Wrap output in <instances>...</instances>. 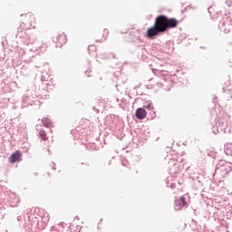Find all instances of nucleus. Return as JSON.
I'll use <instances>...</instances> for the list:
<instances>
[{
	"mask_svg": "<svg viewBox=\"0 0 232 232\" xmlns=\"http://www.w3.org/2000/svg\"><path fill=\"white\" fill-rule=\"evenodd\" d=\"M25 20L22 23V28L24 30H32L35 28V15L32 14H24Z\"/></svg>",
	"mask_w": 232,
	"mask_h": 232,
	"instance_id": "nucleus-1",
	"label": "nucleus"
},
{
	"mask_svg": "<svg viewBox=\"0 0 232 232\" xmlns=\"http://www.w3.org/2000/svg\"><path fill=\"white\" fill-rule=\"evenodd\" d=\"M154 24L164 34L168 31V16L164 14L157 16Z\"/></svg>",
	"mask_w": 232,
	"mask_h": 232,
	"instance_id": "nucleus-2",
	"label": "nucleus"
},
{
	"mask_svg": "<svg viewBox=\"0 0 232 232\" xmlns=\"http://www.w3.org/2000/svg\"><path fill=\"white\" fill-rule=\"evenodd\" d=\"M7 201L10 208H17V206H19V202H21V199L19 198V196H17V194L12 192L11 190H8Z\"/></svg>",
	"mask_w": 232,
	"mask_h": 232,
	"instance_id": "nucleus-3",
	"label": "nucleus"
},
{
	"mask_svg": "<svg viewBox=\"0 0 232 232\" xmlns=\"http://www.w3.org/2000/svg\"><path fill=\"white\" fill-rule=\"evenodd\" d=\"M230 26H232V18H223L218 24V28L224 34H229Z\"/></svg>",
	"mask_w": 232,
	"mask_h": 232,
	"instance_id": "nucleus-4",
	"label": "nucleus"
},
{
	"mask_svg": "<svg viewBox=\"0 0 232 232\" xmlns=\"http://www.w3.org/2000/svg\"><path fill=\"white\" fill-rule=\"evenodd\" d=\"M160 34H164L161 29H160L155 24L153 26L150 27L147 30V37L149 39H153V37H157V35H160Z\"/></svg>",
	"mask_w": 232,
	"mask_h": 232,
	"instance_id": "nucleus-5",
	"label": "nucleus"
},
{
	"mask_svg": "<svg viewBox=\"0 0 232 232\" xmlns=\"http://www.w3.org/2000/svg\"><path fill=\"white\" fill-rule=\"evenodd\" d=\"M35 95L30 94L29 92L25 93L22 98V108H26V106H32L34 104V99Z\"/></svg>",
	"mask_w": 232,
	"mask_h": 232,
	"instance_id": "nucleus-6",
	"label": "nucleus"
},
{
	"mask_svg": "<svg viewBox=\"0 0 232 232\" xmlns=\"http://www.w3.org/2000/svg\"><path fill=\"white\" fill-rule=\"evenodd\" d=\"M174 204H175L174 208L176 211H180L182 208H185V206H188V202L186 201V198L183 196L179 198H176Z\"/></svg>",
	"mask_w": 232,
	"mask_h": 232,
	"instance_id": "nucleus-7",
	"label": "nucleus"
},
{
	"mask_svg": "<svg viewBox=\"0 0 232 232\" xmlns=\"http://www.w3.org/2000/svg\"><path fill=\"white\" fill-rule=\"evenodd\" d=\"M218 169H220V171H227V173H229L231 171V163H227L225 160H221L219 165H217L216 171Z\"/></svg>",
	"mask_w": 232,
	"mask_h": 232,
	"instance_id": "nucleus-8",
	"label": "nucleus"
},
{
	"mask_svg": "<svg viewBox=\"0 0 232 232\" xmlns=\"http://www.w3.org/2000/svg\"><path fill=\"white\" fill-rule=\"evenodd\" d=\"M53 43H57L58 44H66V41H68V39L66 38V34H64V33H62L56 37H53Z\"/></svg>",
	"mask_w": 232,
	"mask_h": 232,
	"instance_id": "nucleus-9",
	"label": "nucleus"
},
{
	"mask_svg": "<svg viewBox=\"0 0 232 232\" xmlns=\"http://www.w3.org/2000/svg\"><path fill=\"white\" fill-rule=\"evenodd\" d=\"M179 26V21L176 18L167 17V30L169 28H177Z\"/></svg>",
	"mask_w": 232,
	"mask_h": 232,
	"instance_id": "nucleus-10",
	"label": "nucleus"
},
{
	"mask_svg": "<svg viewBox=\"0 0 232 232\" xmlns=\"http://www.w3.org/2000/svg\"><path fill=\"white\" fill-rule=\"evenodd\" d=\"M21 157H23V154H21V151L16 150L10 156L9 162H11V164H15V162H17V160H19Z\"/></svg>",
	"mask_w": 232,
	"mask_h": 232,
	"instance_id": "nucleus-11",
	"label": "nucleus"
},
{
	"mask_svg": "<svg viewBox=\"0 0 232 232\" xmlns=\"http://www.w3.org/2000/svg\"><path fill=\"white\" fill-rule=\"evenodd\" d=\"M135 115L137 117V119H140V121H142L143 119H146V109L145 108H138L136 110Z\"/></svg>",
	"mask_w": 232,
	"mask_h": 232,
	"instance_id": "nucleus-12",
	"label": "nucleus"
},
{
	"mask_svg": "<svg viewBox=\"0 0 232 232\" xmlns=\"http://www.w3.org/2000/svg\"><path fill=\"white\" fill-rule=\"evenodd\" d=\"M42 124H44L45 128H53V122L50 118H43Z\"/></svg>",
	"mask_w": 232,
	"mask_h": 232,
	"instance_id": "nucleus-13",
	"label": "nucleus"
},
{
	"mask_svg": "<svg viewBox=\"0 0 232 232\" xmlns=\"http://www.w3.org/2000/svg\"><path fill=\"white\" fill-rule=\"evenodd\" d=\"M36 42H37V34H33L28 38L27 45L28 44H35Z\"/></svg>",
	"mask_w": 232,
	"mask_h": 232,
	"instance_id": "nucleus-14",
	"label": "nucleus"
},
{
	"mask_svg": "<svg viewBox=\"0 0 232 232\" xmlns=\"http://www.w3.org/2000/svg\"><path fill=\"white\" fill-rule=\"evenodd\" d=\"M108 35H110V32L108 31V29H104L102 38L101 40H97V43H104V41H106Z\"/></svg>",
	"mask_w": 232,
	"mask_h": 232,
	"instance_id": "nucleus-15",
	"label": "nucleus"
},
{
	"mask_svg": "<svg viewBox=\"0 0 232 232\" xmlns=\"http://www.w3.org/2000/svg\"><path fill=\"white\" fill-rule=\"evenodd\" d=\"M218 126H220V122H217L216 127H212V133H214V135H217V133H218Z\"/></svg>",
	"mask_w": 232,
	"mask_h": 232,
	"instance_id": "nucleus-16",
	"label": "nucleus"
},
{
	"mask_svg": "<svg viewBox=\"0 0 232 232\" xmlns=\"http://www.w3.org/2000/svg\"><path fill=\"white\" fill-rule=\"evenodd\" d=\"M39 133H40V137H41L42 140H46V139H48V138L46 137V133H45L44 131L40 130Z\"/></svg>",
	"mask_w": 232,
	"mask_h": 232,
	"instance_id": "nucleus-17",
	"label": "nucleus"
},
{
	"mask_svg": "<svg viewBox=\"0 0 232 232\" xmlns=\"http://www.w3.org/2000/svg\"><path fill=\"white\" fill-rule=\"evenodd\" d=\"M144 108L151 111V110H154L153 103H148L147 105H144Z\"/></svg>",
	"mask_w": 232,
	"mask_h": 232,
	"instance_id": "nucleus-18",
	"label": "nucleus"
},
{
	"mask_svg": "<svg viewBox=\"0 0 232 232\" xmlns=\"http://www.w3.org/2000/svg\"><path fill=\"white\" fill-rule=\"evenodd\" d=\"M122 166H124V168H128V160H122Z\"/></svg>",
	"mask_w": 232,
	"mask_h": 232,
	"instance_id": "nucleus-19",
	"label": "nucleus"
},
{
	"mask_svg": "<svg viewBox=\"0 0 232 232\" xmlns=\"http://www.w3.org/2000/svg\"><path fill=\"white\" fill-rule=\"evenodd\" d=\"M0 218H5V213L3 212V209L0 208Z\"/></svg>",
	"mask_w": 232,
	"mask_h": 232,
	"instance_id": "nucleus-20",
	"label": "nucleus"
},
{
	"mask_svg": "<svg viewBox=\"0 0 232 232\" xmlns=\"http://www.w3.org/2000/svg\"><path fill=\"white\" fill-rule=\"evenodd\" d=\"M226 5H227V6H231L232 1H231V0H226Z\"/></svg>",
	"mask_w": 232,
	"mask_h": 232,
	"instance_id": "nucleus-21",
	"label": "nucleus"
},
{
	"mask_svg": "<svg viewBox=\"0 0 232 232\" xmlns=\"http://www.w3.org/2000/svg\"><path fill=\"white\" fill-rule=\"evenodd\" d=\"M41 81L44 82V81H48V79L46 78V76L42 75Z\"/></svg>",
	"mask_w": 232,
	"mask_h": 232,
	"instance_id": "nucleus-22",
	"label": "nucleus"
},
{
	"mask_svg": "<svg viewBox=\"0 0 232 232\" xmlns=\"http://www.w3.org/2000/svg\"><path fill=\"white\" fill-rule=\"evenodd\" d=\"M170 188L171 189H175V188H177V185L175 183H171Z\"/></svg>",
	"mask_w": 232,
	"mask_h": 232,
	"instance_id": "nucleus-23",
	"label": "nucleus"
},
{
	"mask_svg": "<svg viewBox=\"0 0 232 232\" xmlns=\"http://www.w3.org/2000/svg\"><path fill=\"white\" fill-rule=\"evenodd\" d=\"M28 50H30V52H37V48H28Z\"/></svg>",
	"mask_w": 232,
	"mask_h": 232,
	"instance_id": "nucleus-24",
	"label": "nucleus"
},
{
	"mask_svg": "<svg viewBox=\"0 0 232 232\" xmlns=\"http://www.w3.org/2000/svg\"><path fill=\"white\" fill-rule=\"evenodd\" d=\"M101 222H102V219L100 220L99 224H98V229H101Z\"/></svg>",
	"mask_w": 232,
	"mask_h": 232,
	"instance_id": "nucleus-25",
	"label": "nucleus"
},
{
	"mask_svg": "<svg viewBox=\"0 0 232 232\" xmlns=\"http://www.w3.org/2000/svg\"><path fill=\"white\" fill-rule=\"evenodd\" d=\"M17 220H18V221L23 220V217L19 216V217L17 218Z\"/></svg>",
	"mask_w": 232,
	"mask_h": 232,
	"instance_id": "nucleus-26",
	"label": "nucleus"
},
{
	"mask_svg": "<svg viewBox=\"0 0 232 232\" xmlns=\"http://www.w3.org/2000/svg\"><path fill=\"white\" fill-rule=\"evenodd\" d=\"M92 110H94L95 111H97V113H99V110H97L95 107H92Z\"/></svg>",
	"mask_w": 232,
	"mask_h": 232,
	"instance_id": "nucleus-27",
	"label": "nucleus"
},
{
	"mask_svg": "<svg viewBox=\"0 0 232 232\" xmlns=\"http://www.w3.org/2000/svg\"><path fill=\"white\" fill-rule=\"evenodd\" d=\"M91 148H92V150H95V145L92 144V145L91 146Z\"/></svg>",
	"mask_w": 232,
	"mask_h": 232,
	"instance_id": "nucleus-28",
	"label": "nucleus"
},
{
	"mask_svg": "<svg viewBox=\"0 0 232 232\" xmlns=\"http://www.w3.org/2000/svg\"><path fill=\"white\" fill-rule=\"evenodd\" d=\"M53 169H55V163L53 162Z\"/></svg>",
	"mask_w": 232,
	"mask_h": 232,
	"instance_id": "nucleus-29",
	"label": "nucleus"
},
{
	"mask_svg": "<svg viewBox=\"0 0 232 232\" xmlns=\"http://www.w3.org/2000/svg\"><path fill=\"white\" fill-rule=\"evenodd\" d=\"M88 72H90V70H87V71L85 72V73H88Z\"/></svg>",
	"mask_w": 232,
	"mask_h": 232,
	"instance_id": "nucleus-30",
	"label": "nucleus"
},
{
	"mask_svg": "<svg viewBox=\"0 0 232 232\" xmlns=\"http://www.w3.org/2000/svg\"><path fill=\"white\" fill-rule=\"evenodd\" d=\"M209 10H211V7H210V8H208V13H210V12H209Z\"/></svg>",
	"mask_w": 232,
	"mask_h": 232,
	"instance_id": "nucleus-31",
	"label": "nucleus"
},
{
	"mask_svg": "<svg viewBox=\"0 0 232 232\" xmlns=\"http://www.w3.org/2000/svg\"><path fill=\"white\" fill-rule=\"evenodd\" d=\"M87 77H91V75H90V74H87Z\"/></svg>",
	"mask_w": 232,
	"mask_h": 232,
	"instance_id": "nucleus-32",
	"label": "nucleus"
},
{
	"mask_svg": "<svg viewBox=\"0 0 232 232\" xmlns=\"http://www.w3.org/2000/svg\"><path fill=\"white\" fill-rule=\"evenodd\" d=\"M75 218H77V220H79V217H76Z\"/></svg>",
	"mask_w": 232,
	"mask_h": 232,
	"instance_id": "nucleus-33",
	"label": "nucleus"
}]
</instances>
